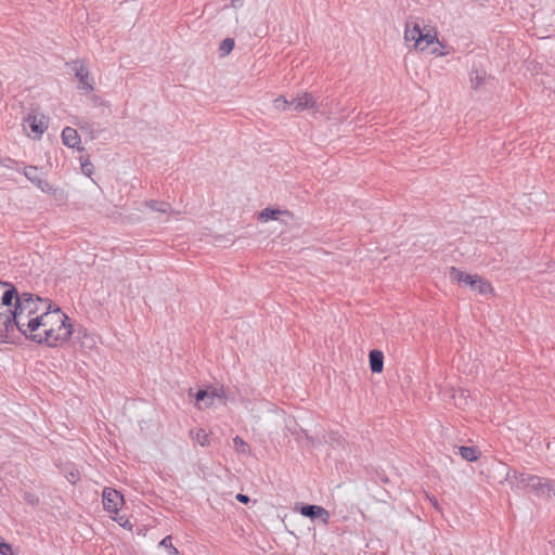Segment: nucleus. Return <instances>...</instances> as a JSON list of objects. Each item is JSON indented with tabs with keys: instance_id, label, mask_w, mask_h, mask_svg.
Instances as JSON below:
<instances>
[{
	"instance_id": "1",
	"label": "nucleus",
	"mask_w": 555,
	"mask_h": 555,
	"mask_svg": "<svg viewBox=\"0 0 555 555\" xmlns=\"http://www.w3.org/2000/svg\"><path fill=\"white\" fill-rule=\"evenodd\" d=\"M17 331L25 337L49 347L66 344L73 334L69 318L47 299L24 293L0 281V340Z\"/></svg>"
},
{
	"instance_id": "2",
	"label": "nucleus",
	"mask_w": 555,
	"mask_h": 555,
	"mask_svg": "<svg viewBox=\"0 0 555 555\" xmlns=\"http://www.w3.org/2000/svg\"><path fill=\"white\" fill-rule=\"evenodd\" d=\"M404 41L409 49L429 55L444 56L450 53L449 47L438 39L437 29L417 20L406 22Z\"/></svg>"
},
{
	"instance_id": "3",
	"label": "nucleus",
	"mask_w": 555,
	"mask_h": 555,
	"mask_svg": "<svg viewBox=\"0 0 555 555\" xmlns=\"http://www.w3.org/2000/svg\"><path fill=\"white\" fill-rule=\"evenodd\" d=\"M505 480L518 489H525L540 496H551L555 494V482L541 477L520 473L517 470H506Z\"/></svg>"
},
{
	"instance_id": "4",
	"label": "nucleus",
	"mask_w": 555,
	"mask_h": 555,
	"mask_svg": "<svg viewBox=\"0 0 555 555\" xmlns=\"http://www.w3.org/2000/svg\"><path fill=\"white\" fill-rule=\"evenodd\" d=\"M450 279L460 285L467 286L472 291L488 296L493 294L491 284L478 274L463 272L454 267L450 269Z\"/></svg>"
},
{
	"instance_id": "5",
	"label": "nucleus",
	"mask_w": 555,
	"mask_h": 555,
	"mask_svg": "<svg viewBox=\"0 0 555 555\" xmlns=\"http://www.w3.org/2000/svg\"><path fill=\"white\" fill-rule=\"evenodd\" d=\"M49 127V119L41 113H30L23 120L26 134L33 139H40Z\"/></svg>"
},
{
	"instance_id": "6",
	"label": "nucleus",
	"mask_w": 555,
	"mask_h": 555,
	"mask_svg": "<svg viewBox=\"0 0 555 555\" xmlns=\"http://www.w3.org/2000/svg\"><path fill=\"white\" fill-rule=\"evenodd\" d=\"M293 108L297 112H302L306 109H313V114L326 115L328 120H335V117L332 116V113H325L320 109V106L317 102V99L309 92H299L293 100Z\"/></svg>"
},
{
	"instance_id": "7",
	"label": "nucleus",
	"mask_w": 555,
	"mask_h": 555,
	"mask_svg": "<svg viewBox=\"0 0 555 555\" xmlns=\"http://www.w3.org/2000/svg\"><path fill=\"white\" fill-rule=\"evenodd\" d=\"M73 69L79 81V90L83 93H90L94 89V79L88 68L81 62H74Z\"/></svg>"
},
{
	"instance_id": "8",
	"label": "nucleus",
	"mask_w": 555,
	"mask_h": 555,
	"mask_svg": "<svg viewBox=\"0 0 555 555\" xmlns=\"http://www.w3.org/2000/svg\"><path fill=\"white\" fill-rule=\"evenodd\" d=\"M190 396H193L198 408L203 409L214 405L217 400H221L222 391L217 388L201 389L194 395L190 391Z\"/></svg>"
},
{
	"instance_id": "9",
	"label": "nucleus",
	"mask_w": 555,
	"mask_h": 555,
	"mask_svg": "<svg viewBox=\"0 0 555 555\" xmlns=\"http://www.w3.org/2000/svg\"><path fill=\"white\" fill-rule=\"evenodd\" d=\"M103 507L107 513L117 514L124 504V496L115 489L105 488L102 492Z\"/></svg>"
},
{
	"instance_id": "10",
	"label": "nucleus",
	"mask_w": 555,
	"mask_h": 555,
	"mask_svg": "<svg viewBox=\"0 0 555 555\" xmlns=\"http://www.w3.org/2000/svg\"><path fill=\"white\" fill-rule=\"evenodd\" d=\"M300 514L311 519L319 518L324 525H327L330 521V513L319 505H305L300 508Z\"/></svg>"
},
{
	"instance_id": "11",
	"label": "nucleus",
	"mask_w": 555,
	"mask_h": 555,
	"mask_svg": "<svg viewBox=\"0 0 555 555\" xmlns=\"http://www.w3.org/2000/svg\"><path fill=\"white\" fill-rule=\"evenodd\" d=\"M23 173L41 192L49 184V181L44 179L43 173L35 166L24 167Z\"/></svg>"
},
{
	"instance_id": "12",
	"label": "nucleus",
	"mask_w": 555,
	"mask_h": 555,
	"mask_svg": "<svg viewBox=\"0 0 555 555\" xmlns=\"http://www.w3.org/2000/svg\"><path fill=\"white\" fill-rule=\"evenodd\" d=\"M293 216L287 210H280L273 208H264L259 214V220L262 222H268L270 220H281L282 222H287L292 220Z\"/></svg>"
},
{
	"instance_id": "13",
	"label": "nucleus",
	"mask_w": 555,
	"mask_h": 555,
	"mask_svg": "<svg viewBox=\"0 0 555 555\" xmlns=\"http://www.w3.org/2000/svg\"><path fill=\"white\" fill-rule=\"evenodd\" d=\"M63 144L70 149H80L81 140L76 129L65 127L62 131Z\"/></svg>"
},
{
	"instance_id": "14",
	"label": "nucleus",
	"mask_w": 555,
	"mask_h": 555,
	"mask_svg": "<svg viewBox=\"0 0 555 555\" xmlns=\"http://www.w3.org/2000/svg\"><path fill=\"white\" fill-rule=\"evenodd\" d=\"M42 192L49 194L59 206L65 205L68 199V195L64 189L59 188L50 182Z\"/></svg>"
},
{
	"instance_id": "15",
	"label": "nucleus",
	"mask_w": 555,
	"mask_h": 555,
	"mask_svg": "<svg viewBox=\"0 0 555 555\" xmlns=\"http://www.w3.org/2000/svg\"><path fill=\"white\" fill-rule=\"evenodd\" d=\"M370 367L373 373H380L384 367V354L379 350L370 352Z\"/></svg>"
},
{
	"instance_id": "16",
	"label": "nucleus",
	"mask_w": 555,
	"mask_h": 555,
	"mask_svg": "<svg viewBox=\"0 0 555 555\" xmlns=\"http://www.w3.org/2000/svg\"><path fill=\"white\" fill-rule=\"evenodd\" d=\"M190 435L192 440L201 447H207L210 443L209 435L203 428L192 429Z\"/></svg>"
},
{
	"instance_id": "17",
	"label": "nucleus",
	"mask_w": 555,
	"mask_h": 555,
	"mask_svg": "<svg viewBox=\"0 0 555 555\" xmlns=\"http://www.w3.org/2000/svg\"><path fill=\"white\" fill-rule=\"evenodd\" d=\"M460 455L469 462L477 461L479 457V451L476 448L473 447H461L460 448Z\"/></svg>"
},
{
	"instance_id": "18",
	"label": "nucleus",
	"mask_w": 555,
	"mask_h": 555,
	"mask_svg": "<svg viewBox=\"0 0 555 555\" xmlns=\"http://www.w3.org/2000/svg\"><path fill=\"white\" fill-rule=\"evenodd\" d=\"M233 446H234L235 451L238 454H243V455H249L250 454V447L241 437L236 436V437L233 438Z\"/></svg>"
},
{
	"instance_id": "19",
	"label": "nucleus",
	"mask_w": 555,
	"mask_h": 555,
	"mask_svg": "<svg viewBox=\"0 0 555 555\" xmlns=\"http://www.w3.org/2000/svg\"><path fill=\"white\" fill-rule=\"evenodd\" d=\"M146 207H149L152 210L160 211L164 214H167L171 210L170 205L165 202H158V201H149L144 204Z\"/></svg>"
},
{
	"instance_id": "20",
	"label": "nucleus",
	"mask_w": 555,
	"mask_h": 555,
	"mask_svg": "<svg viewBox=\"0 0 555 555\" xmlns=\"http://www.w3.org/2000/svg\"><path fill=\"white\" fill-rule=\"evenodd\" d=\"M273 107L276 111L285 112V111L289 109L291 107H293V101H288L284 96H278L273 101Z\"/></svg>"
},
{
	"instance_id": "21",
	"label": "nucleus",
	"mask_w": 555,
	"mask_h": 555,
	"mask_svg": "<svg viewBox=\"0 0 555 555\" xmlns=\"http://www.w3.org/2000/svg\"><path fill=\"white\" fill-rule=\"evenodd\" d=\"M483 80H485V73H481L478 70L472 73L470 82L474 88H479L483 83Z\"/></svg>"
},
{
	"instance_id": "22",
	"label": "nucleus",
	"mask_w": 555,
	"mask_h": 555,
	"mask_svg": "<svg viewBox=\"0 0 555 555\" xmlns=\"http://www.w3.org/2000/svg\"><path fill=\"white\" fill-rule=\"evenodd\" d=\"M234 48V40L231 38L224 39L220 44V52L222 55L229 54Z\"/></svg>"
},
{
	"instance_id": "23",
	"label": "nucleus",
	"mask_w": 555,
	"mask_h": 555,
	"mask_svg": "<svg viewBox=\"0 0 555 555\" xmlns=\"http://www.w3.org/2000/svg\"><path fill=\"white\" fill-rule=\"evenodd\" d=\"M160 545L168 548L171 554L177 555L178 550L171 543V537L167 535L160 541Z\"/></svg>"
},
{
	"instance_id": "24",
	"label": "nucleus",
	"mask_w": 555,
	"mask_h": 555,
	"mask_svg": "<svg viewBox=\"0 0 555 555\" xmlns=\"http://www.w3.org/2000/svg\"><path fill=\"white\" fill-rule=\"evenodd\" d=\"M114 520H116L121 527L127 528L129 530L132 529V524L130 520L125 516L114 517Z\"/></svg>"
},
{
	"instance_id": "25",
	"label": "nucleus",
	"mask_w": 555,
	"mask_h": 555,
	"mask_svg": "<svg viewBox=\"0 0 555 555\" xmlns=\"http://www.w3.org/2000/svg\"><path fill=\"white\" fill-rule=\"evenodd\" d=\"M0 555H14L12 546L9 543H0Z\"/></svg>"
},
{
	"instance_id": "26",
	"label": "nucleus",
	"mask_w": 555,
	"mask_h": 555,
	"mask_svg": "<svg viewBox=\"0 0 555 555\" xmlns=\"http://www.w3.org/2000/svg\"><path fill=\"white\" fill-rule=\"evenodd\" d=\"M81 168L83 173L87 175L88 177L92 175V165L88 160L81 163Z\"/></svg>"
},
{
	"instance_id": "27",
	"label": "nucleus",
	"mask_w": 555,
	"mask_h": 555,
	"mask_svg": "<svg viewBox=\"0 0 555 555\" xmlns=\"http://www.w3.org/2000/svg\"><path fill=\"white\" fill-rule=\"evenodd\" d=\"M86 341H82L83 347L92 348L95 344V340L92 336L85 335Z\"/></svg>"
},
{
	"instance_id": "28",
	"label": "nucleus",
	"mask_w": 555,
	"mask_h": 555,
	"mask_svg": "<svg viewBox=\"0 0 555 555\" xmlns=\"http://www.w3.org/2000/svg\"><path fill=\"white\" fill-rule=\"evenodd\" d=\"M426 498H427V500L430 502V504L433 505V507H434L435 509L440 511V505H439V503H438V500H437L435 496H433V495H430V494H428V493H427V494H426Z\"/></svg>"
},
{
	"instance_id": "29",
	"label": "nucleus",
	"mask_w": 555,
	"mask_h": 555,
	"mask_svg": "<svg viewBox=\"0 0 555 555\" xmlns=\"http://www.w3.org/2000/svg\"><path fill=\"white\" fill-rule=\"evenodd\" d=\"M78 479H79V474H78V472H70V473L67 475V480H68L70 483H76Z\"/></svg>"
},
{
	"instance_id": "30",
	"label": "nucleus",
	"mask_w": 555,
	"mask_h": 555,
	"mask_svg": "<svg viewBox=\"0 0 555 555\" xmlns=\"http://www.w3.org/2000/svg\"><path fill=\"white\" fill-rule=\"evenodd\" d=\"M244 4V0H231V7L234 9H240Z\"/></svg>"
},
{
	"instance_id": "31",
	"label": "nucleus",
	"mask_w": 555,
	"mask_h": 555,
	"mask_svg": "<svg viewBox=\"0 0 555 555\" xmlns=\"http://www.w3.org/2000/svg\"><path fill=\"white\" fill-rule=\"evenodd\" d=\"M236 500L241 503H248L249 502V498L245 494H242V493H238L236 495Z\"/></svg>"
},
{
	"instance_id": "32",
	"label": "nucleus",
	"mask_w": 555,
	"mask_h": 555,
	"mask_svg": "<svg viewBox=\"0 0 555 555\" xmlns=\"http://www.w3.org/2000/svg\"><path fill=\"white\" fill-rule=\"evenodd\" d=\"M461 396H462V397H464V396H465V391H464V390H462V391H461Z\"/></svg>"
},
{
	"instance_id": "33",
	"label": "nucleus",
	"mask_w": 555,
	"mask_h": 555,
	"mask_svg": "<svg viewBox=\"0 0 555 555\" xmlns=\"http://www.w3.org/2000/svg\"><path fill=\"white\" fill-rule=\"evenodd\" d=\"M0 543H4V542L2 541V538H1V537H0Z\"/></svg>"
}]
</instances>
